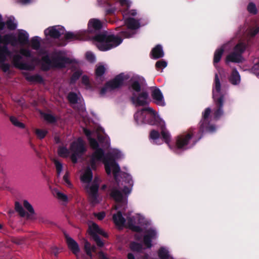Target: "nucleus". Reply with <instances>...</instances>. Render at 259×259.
Listing matches in <instances>:
<instances>
[{"label":"nucleus","mask_w":259,"mask_h":259,"mask_svg":"<svg viewBox=\"0 0 259 259\" xmlns=\"http://www.w3.org/2000/svg\"><path fill=\"white\" fill-rule=\"evenodd\" d=\"M5 27V23L2 21V16L0 15V30H3Z\"/></svg>","instance_id":"58"},{"label":"nucleus","mask_w":259,"mask_h":259,"mask_svg":"<svg viewBox=\"0 0 259 259\" xmlns=\"http://www.w3.org/2000/svg\"><path fill=\"white\" fill-rule=\"evenodd\" d=\"M111 195L116 201V204L114 208L112 209V211H113L114 209L117 210L118 211L124 210L127 202L126 197L124 196L123 194L116 188L112 189Z\"/></svg>","instance_id":"13"},{"label":"nucleus","mask_w":259,"mask_h":259,"mask_svg":"<svg viewBox=\"0 0 259 259\" xmlns=\"http://www.w3.org/2000/svg\"><path fill=\"white\" fill-rule=\"evenodd\" d=\"M151 54L154 59L162 57L164 55L162 47L160 45H157L153 48L152 50Z\"/></svg>","instance_id":"27"},{"label":"nucleus","mask_w":259,"mask_h":259,"mask_svg":"<svg viewBox=\"0 0 259 259\" xmlns=\"http://www.w3.org/2000/svg\"><path fill=\"white\" fill-rule=\"evenodd\" d=\"M82 82L85 85H88L89 83V79L88 76H83L82 77Z\"/></svg>","instance_id":"55"},{"label":"nucleus","mask_w":259,"mask_h":259,"mask_svg":"<svg viewBox=\"0 0 259 259\" xmlns=\"http://www.w3.org/2000/svg\"><path fill=\"white\" fill-rule=\"evenodd\" d=\"M31 46L34 50H38L40 45V38L38 37H34L31 40Z\"/></svg>","instance_id":"33"},{"label":"nucleus","mask_w":259,"mask_h":259,"mask_svg":"<svg viewBox=\"0 0 259 259\" xmlns=\"http://www.w3.org/2000/svg\"><path fill=\"white\" fill-rule=\"evenodd\" d=\"M259 31V26H257L250 30L249 34L251 36L256 35Z\"/></svg>","instance_id":"51"},{"label":"nucleus","mask_w":259,"mask_h":259,"mask_svg":"<svg viewBox=\"0 0 259 259\" xmlns=\"http://www.w3.org/2000/svg\"><path fill=\"white\" fill-rule=\"evenodd\" d=\"M112 156L114 158H118L121 157V153L117 150H114Z\"/></svg>","instance_id":"54"},{"label":"nucleus","mask_w":259,"mask_h":259,"mask_svg":"<svg viewBox=\"0 0 259 259\" xmlns=\"http://www.w3.org/2000/svg\"><path fill=\"white\" fill-rule=\"evenodd\" d=\"M65 37L67 39L75 40L81 39L79 35L77 33L68 32L65 34Z\"/></svg>","instance_id":"37"},{"label":"nucleus","mask_w":259,"mask_h":259,"mask_svg":"<svg viewBox=\"0 0 259 259\" xmlns=\"http://www.w3.org/2000/svg\"><path fill=\"white\" fill-rule=\"evenodd\" d=\"M133 34L129 32H122L121 35L125 37H131Z\"/></svg>","instance_id":"56"},{"label":"nucleus","mask_w":259,"mask_h":259,"mask_svg":"<svg viewBox=\"0 0 259 259\" xmlns=\"http://www.w3.org/2000/svg\"><path fill=\"white\" fill-rule=\"evenodd\" d=\"M127 183L125 182V185L124 186V188L122 189V191L125 195L131 193L133 185V181L130 176H127Z\"/></svg>","instance_id":"28"},{"label":"nucleus","mask_w":259,"mask_h":259,"mask_svg":"<svg viewBox=\"0 0 259 259\" xmlns=\"http://www.w3.org/2000/svg\"><path fill=\"white\" fill-rule=\"evenodd\" d=\"M70 152L65 147H61L58 149V154L63 157H67L71 153V159L75 163L78 158L85 151L84 143L81 138H78L72 143L70 147Z\"/></svg>","instance_id":"4"},{"label":"nucleus","mask_w":259,"mask_h":259,"mask_svg":"<svg viewBox=\"0 0 259 259\" xmlns=\"http://www.w3.org/2000/svg\"><path fill=\"white\" fill-rule=\"evenodd\" d=\"M213 98L215 102H217L220 107L214 113L215 118H218L221 116L223 111L221 108L223 106V96L221 92V83L217 74L215 75L214 88L213 90Z\"/></svg>","instance_id":"11"},{"label":"nucleus","mask_w":259,"mask_h":259,"mask_svg":"<svg viewBox=\"0 0 259 259\" xmlns=\"http://www.w3.org/2000/svg\"><path fill=\"white\" fill-rule=\"evenodd\" d=\"M43 117L46 120L49 122H53L55 121V118L50 114H44Z\"/></svg>","instance_id":"44"},{"label":"nucleus","mask_w":259,"mask_h":259,"mask_svg":"<svg viewBox=\"0 0 259 259\" xmlns=\"http://www.w3.org/2000/svg\"><path fill=\"white\" fill-rule=\"evenodd\" d=\"M68 100L72 104H75L77 102L78 96L74 93H70L68 96Z\"/></svg>","instance_id":"40"},{"label":"nucleus","mask_w":259,"mask_h":259,"mask_svg":"<svg viewBox=\"0 0 259 259\" xmlns=\"http://www.w3.org/2000/svg\"><path fill=\"white\" fill-rule=\"evenodd\" d=\"M119 2L123 7L121 11L122 12L125 24L128 29L130 30L138 29L140 26L139 21L132 18L137 15L136 11L135 10H128L131 2L128 0H119Z\"/></svg>","instance_id":"5"},{"label":"nucleus","mask_w":259,"mask_h":259,"mask_svg":"<svg viewBox=\"0 0 259 259\" xmlns=\"http://www.w3.org/2000/svg\"><path fill=\"white\" fill-rule=\"evenodd\" d=\"M158 255L161 259H172L168 250L164 247H161L158 252Z\"/></svg>","instance_id":"30"},{"label":"nucleus","mask_w":259,"mask_h":259,"mask_svg":"<svg viewBox=\"0 0 259 259\" xmlns=\"http://www.w3.org/2000/svg\"><path fill=\"white\" fill-rule=\"evenodd\" d=\"M20 53L21 55L23 56L26 57H31V52L30 51L27 49H21L20 50Z\"/></svg>","instance_id":"46"},{"label":"nucleus","mask_w":259,"mask_h":259,"mask_svg":"<svg viewBox=\"0 0 259 259\" xmlns=\"http://www.w3.org/2000/svg\"><path fill=\"white\" fill-rule=\"evenodd\" d=\"M12 62L14 65L20 69L23 70H32L34 68L33 63H24L22 57L19 55H16L12 58Z\"/></svg>","instance_id":"17"},{"label":"nucleus","mask_w":259,"mask_h":259,"mask_svg":"<svg viewBox=\"0 0 259 259\" xmlns=\"http://www.w3.org/2000/svg\"><path fill=\"white\" fill-rule=\"evenodd\" d=\"M69 63L70 60L66 58H57L51 61L48 56H43L40 62L44 70H48L52 67L62 68L65 67L66 64Z\"/></svg>","instance_id":"9"},{"label":"nucleus","mask_w":259,"mask_h":259,"mask_svg":"<svg viewBox=\"0 0 259 259\" xmlns=\"http://www.w3.org/2000/svg\"><path fill=\"white\" fill-rule=\"evenodd\" d=\"M17 39L13 35H6L2 36L0 35V67L5 72L9 69L10 65L5 62L9 59H11V54L8 50L6 45L10 44L13 46L18 45L23 46L28 42V34L23 30H19Z\"/></svg>","instance_id":"1"},{"label":"nucleus","mask_w":259,"mask_h":259,"mask_svg":"<svg viewBox=\"0 0 259 259\" xmlns=\"http://www.w3.org/2000/svg\"><path fill=\"white\" fill-rule=\"evenodd\" d=\"M146 119H151V118H150V117H146Z\"/></svg>","instance_id":"62"},{"label":"nucleus","mask_w":259,"mask_h":259,"mask_svg":"<svg viewBox=\"0 0 259 259\" xmlns=\"http://www.w3.org/2000/svg\"><path fill=\"white\" fill-rule=\"evenodd\" d=\"M131 248L133 250L140 251L142 249V247L140 244L134 242L131 244Z\"/></svg>","instance_id":"45"},{"label":"nucleus","mask_w":259,"mask_h":259,"mask_svg":"<svg viewBox=\"0 0 259 259\" xmlns=\"http://www.w3.org/2000/svg\"><path fill=\"white\" fill-rule=\"evenodd\" d=\"M54 164L55 165V167L56 168L57 175L58 177H59L60 176V175L61 174V172L63 170V165L60 161H59L57 159H54Z\"/></svg>","instance_id":"36"},{"label":"nucleus","mask_w":259,"mask_h":259,"mask_svg":"<svg viewBox=\"0 0 259 259\" xmlns=\"http://www.w3.org/2000/svg\"><path fill=\"white\" fill-rule=\"evenodd\" d=\"M106 70L105 67L102 65H98L97 66L96 69V75L97 78L101 77Z\"/></svg>","instance_id":"35"},{"label":"nucleus","mask_w":259,"mask_h":259,"mask_svg":"<svg viewBox=\"0 0 259 259\" xmlns=\"http://www.w3.org/2000/svg\"><path fill=\"white\" fill-rule=\"evenodd\" d=\"M94 215L99 220H102L105 216L104 212H100L99 213H94Z\"/></svg>","instance_id":"52"},{"label":"nucleus","mask_w":259,"mask_h":259,"mask_svg":"<svg viewBox=\"0 0 259 259\" xmlns=\"http://www.w3.org/2000/svg\"><path fill=\"white\" fill-rule=\"evenodd\" d=\"M102 26L101 22L96 19H92L88 23V29L91 32L97 30L101 28Z\"/></svg>","instance_id":"25"},{"label":"nucleus","mask_w":259,"mask_h":259,"mask_svg":"<svg viewBox=\"0 0 259 259\" xmlns=\"http://www.w3.org/2000/svg\"><path fill=\"white\" fill-rule=\"evenodd\" d=\"M24 207L29 211L30 214H26L19 202L15 203V209L21 217H26L29 219H34L35 213L32 205L26 200L23 201Z\"/></svg>","instance_id":"15"},{"label":"nucleus","mask_w":259,"mask_h":259,"mask_svg":"<svg viewBox=\"0 0 259 259\" xmlns=\"http://www.w3.org/2000/svg\"><path fill=\"white\" fill-rule=\"evenodd\" d=\"M159 120L160 124L162 125V130L161 132L162 137L165 142L167 144H169L170 141V136L168 131L163 127V125H164V121L161 119H159Z\"/></svg>","instance_id":"26"},{"label":"nucleus","mask_w":259,"mask_h":259,"mask_svg":"<svg viewBox=\"0 0 259 259\" xmlns=\"http://www.w3.org/2000/svg\"><path fill=\"white\" fill-rule=\"evenodd\" d=\"M53 194L57 197L58 199L60 200L63 201V202H67L68 200V197L67 195L63 194V193L59 191L57 189H54L52 191Z\"/></svg>","instance_id":"32"},{"label":"nucleus","mask_w":259,"mask_h":259,"mask_svg":"<svg viewBox=\"0 0 259 259\" xmlns=\"http://www.w3.org/2000/svg\"><path fill=\"white\" fill-rule=\"evenodd\" d=\"M64 32V28L61 26L50 27L45 30V34L47 37L56 38L58 37Z\"/></svg>","instance_id":"20"},{"label":"nucleus","mask_w":259,"mask_h":259,"mask_svg":"<svg viewBox=\"0 0 259 259\" xmlns=\"http://www.w3.org/2000/svg\"><path fill=\"white\" fill-rule=\"evenodd\" d=\"M33 62H34L35 63H36V64H37V63H39V61H37V60H34L33 61Z\"/></svg>","instance_id":"61"},{"label":"nucleus","mask_w":259,"mask_h":259,"mask_svg":"<svg viewBox=\"0 0 259 259\" xmlns=\"http://www.w3.org/2000/svg\"><path fill=\"white\" fill-rule=\"evenodd\" d=\"M127 258L128 259H135V256L134 255L131 253H128L127 255Z\"/></svg>","instance_id":"59"},{"label":"nucleus","mask_w":259,"mask_h":259,"mask_svg":"<svg viewBox=\"0 0 259 259\" xmlns=\"http://www.w3.org/2000/svg\"><path fill=\"white\" fill-rule=\"evenodd\" d=\"M152 96L157 104L160 105H164L162 94L159 89H154L152 93Z\"/></svg>","instance_id":"24"},{"label":"nucleus","mask_w":259,"mask_h":259,"mask_svg":"<svg viewBox=\"0 0 259 259\" xmlns=\"http://www.w3.org/2000/svg\"><path fill=\"white\" fill-rule=\"evenodd\" d=\"M127 75L121 73L116 76L113 80L108 82L104 88L101 91V94L103 95L122 86L125 80L128 79Z\"/></svg>","instance_id":"10"},{"label":"nucleus","mask_w":259,"mask_h":259,"mask_svg":"<svg viewBox=\"0 0 259 259\" xmlns=\"http://www.w3.org/2000/svg\"><path fill=\"white\" fill-rule=\"evenodd\" d=\"M94 44L101 51H107L120 44L122 40L118 37L104 32L97 35L93 39Z\"/></svg>","instance_id":"3"},{"label":"nucleus","mask_w":259,"mask_h":259,"mask_svg":"<svg viewBox=\"0 0 259 259\" xmlns=\"http://www.w3.org/2000/svg\"><path fill=\"white\" fill-rule=\"evenodd\" d=\"M10 120L14 125L19 127H21V128L24 127V124L19 122L16 117H15L14 116L11 117Z\"/></svg>","instance_id":"38"},{"label":"nucleus","mask_w":259,"mask_h":259,"mask_svg":"<svg viewBox=\"0 0 259 259\" xmlns=\"http://www.w3.org/2000/svg\"><path fill=\"white\" fill-rule=\"evenodd\" d=\"M63 179L64 182V185L69 188L72 187V185L69 180V172L68 171H66L65 174L63 176Z\"/></svg>","instance_id":"39"},{"label":"nucleus","mask_w":259,"mask_h":259,"mask_svg":"<svg viewBox=\"0 0 259 259\" xmlns=\"http://www.w3.org/2000/svg\"><path fill=\"white\" fill-rule=\"evenodd\" d=\"M252 72L256 75H259V62L256 63L252 68Z\"/></svg>","instance_id":"50"},{"label":"nucleus","mask_w":259,"mask_h":259,"mask_svg":"<svg viewBox=\"0 0 259 259\" xmlns=\"http://www.w3.org/2000/svg\"><path fill=\"white\" fill-rule=\"evenodd\" d=\"M159 137V133L156 131H152L150 134V137L153 140H157Z\"/></svg>","instance_id":"48"},{"label":"nucleus","mask_w":259,"mask_h":259,"mask_svg":"<svg viewBox=\"0 0 259 259\" xmlns=\"http://www.w3.org/2000/svg\"><path fill=\"white\" fill-rule=\"evenodd\" d=\"M156 231L152 229H149L145 232L143 240L144 244L147 247L149 248L151 246V240L156 238Z\"/></svg>","instance_id":"22"},{"label":"nucleus","mask_w":259,"mask_h":259,"mask_svg":"<svg viewBox=\"0 0 259 259\" xmlns=\"http://www.w3.org/2000/svg\"><path fill=\"white\" fill-rule=\"evenodd\" d=\"M224 50L223 48H220L216 50L214 55L213 62L215 64L219 62L221 58Z\"/></svg>","instance_id":"34"},{"label":"nucleus","mask_w":259,"mask_h":259,"mask_svg":"<svg viewBox=\"0 0 259 259\" xmlns=\"http://www.w3.org/2000/svg\"><path fill=\"white\" fill-rule=\"evenodd\" d=\"M99 182V180L98 179H95L93 184L90 186H88L86 187L87 191L90 195L91 201L94 204H95L97 202L96 199L97 196V191L98 190Z\"/></svg>","instance_id":"21"},{"label":"nucleus","mask_w":259,"mask_h":259,"mask_svg":"<svg viewBox=\"0 0 259 259\" xmlns=\"http://www.w3.org/2000/svg\"><path fill=\"white\" fill-rule=\"evenodd\" d=\"M210 113V109L208 108L205 109L204 113H203V118L204 119H206L209 115Z\"/></svg>","instance_id":"53"},{"label":"nucleus","mask_w":259,"mask_h":259,"mask_svg":"<svg viewBox=\"0 0 259 259\" xmlns=\"http://www.w3.org/2000/svg\"><path fill=\"white\" fill-rule=\"evenodd\" d=\"M83 132L84 134L88 137L89 140L90 145L92 148L95 150L92 157L91 166L92 168H95L94 164L98 161L103 160L105 164L106 171L108 175L112 173L115 179L120 171V167L117 163L112 159H107L103 158V152L101 149H98V144L97 142L94 139L91 138L92 136L94 137L98 136L99 140L101 141L100 137L98 136L97 133L91 132L89 130L84 128Z\"/></svg>","instance_id":"2"},{"label":"nucleus","mask_w":259,"mask_h":259,"mask_svg":"<svg viewBox=\"0 0 259 259\" xmlns=\"http://www.w3.org/2000/svg\"><path fill=\"white\" fill-rule=\"evenodd\" d=\"M113 220L115 225L119 227L126 225L134 231L139 232L140 230L139 227L136 226L137 224L142 223V218L139 214H137L133 218L128 217L126 221L122 216L121 211H118L116 213L113 214Z\"/></svg>","instance_id":"6"},{"label":"nucleus","mask_w":259,"mask_h":259,"mask_svg":"<svg viewBox=\"0 0 259 259\" xmlns=\"http://www.w3.org/2000/svg\"><path fill=\"white\" fill-rule=\"evenodd\" d=\"M248 11L252 14H255L256 12V9L255 6L253 3H249L248 7H247Z\"/></svg>","instance_id":"47"},{"label":"nucleus","mask_w":259,"mask_h":259,"mask_svg":"<svg viewBox=\"0 0 259 259\" xmlns=\"http://www.w3.org/2000/svg\"><path fill=\"white\" fill-rule=\"evenodd\" d=\"M93 178V174L91 169L88 167L81 171L80 180L85 184H89Z\"/></svg>","instance_id":"23"},{"label":"nucleus","mask_w":259,"mask_h":259,"mask_svg":"<svg viewBox=\"0 0 259 259\" xmlns=\"http://www.w3.org/2000/svg\"><path fill=\"white\" fill-rule=\"evenodd\" d=\"M47 133V132L46 131L42 130L37 129L35 131V133H36L37 136L39 139L44 138L46 136Z\"/></svg>","instance_id":"42"},{"label":"nucleus","mask_w":259,"mask_h":259,"mask_svg":"<svg viewBox=\"0 0 259 259\" xmlns=\"http://www.w3.org/2000/svg\"><path fill=\"white\" fill-rule=\"evenodd\" d=\"M155 66L157 69H163L167 66V63L163 60H160L156 62Z\"/></svg>","instance_id":"43"},{"label":"nucleus","mask_w":259,"mask_h":259,"mask_svg":"<svg viewBox=\"0 0 259 259\" xmlns=\"http://www.w3.org/2000/svg\"><path fill=\"white\" fill-rule=\"evenodd\" d=\"M245 46L242 43H239L234 48V52L229 55L226 59V61L233 62H240L242 60V53L245 50Z\"/></svg>","instance_id":"16"},{"label":"nucleus","mask_w":259,"mask_h":259,"mask_svg":"<svg viewBox=\"0 0 259 259\" xmlns=\"http://www.w3.org/2000/svg\"><path fill=\"white\" fill-rule=\"evenodd\" d=\"M88 231L89 234L93 237L96 241L97 245L99 247H102L104 245V243L98 237L99 235H101L104 237H106L107 235L99 226L96 223L90 222L89 223Z\"/></svg>","instance_id":"12"},{"label":"nucleus","mask_w":259,"mask_h":259,"mask_svg":"<svg viewBox=\"0 0 259 259\" xmlns=\"http://www.w3.org/2000/svg\"><path fill=\"white\" fill-rule=\"evenodd\" d=\"M192 135V134L188 133L179 136L176 141L177 148L181 149H186Z\"/></svg>","instance_id":"19"},{"label":"nucleus","mask_w":259,"mask_h":259,"mask_svg":"<svg viewBox=\"0 0 259 259\" xmlns=\"http://www.w3.org/2000/svg\"><path fill=\"white\" fill-rule=\"evenodd\" d=\"M80 73H78V72H76L75 73L72 77V80H74L75 79H76L77 78H78V77L80 76Z\"/></svg>","instance_id":"57"},{"label":"nucleus","mask_w":259,"mask_h":259,"mask_svg":"<svg viewBox=\"0 0 259 259\" xmlns=\"http://www.w3.org/2000/svg\"><path fill=\"white\" fill-rule=\"evenodd\" d=\"M131 90L133 92L132 101L136 106H144L148 103V95L144 91L139 93L141 87L138 81H134L131 84Z\"/></svg>","instance_id":"8"},{"label":"nucleus","mask_w":259,"mask_h":259,"mask_svg":"<svg viewBox=\"0 0 259 259\" xmlns=\"http://www.w3.org/2000/svg\"><path fill=\"white\" fill-rule=\"evenodd\" d=\"M134 118L138 124L148 123L153 125L155 124L156 122L159 120L156 112L149 107L138 111L135 114Z\"/></svg>","instance_id":"7"},{"label":"nucleus","mask_w":259,"mask_h":259,"mask_svg":"<svg viewBox=\"0 0 259 259\" xmlns=\"http://www.w3.org/2000/svg\"><path fill=\"white\" fill-rule=\"evenodd\" d=\"M111 195L116 201V204L114 208L112 209V211H113L114 209L117 210L118 211L124 210L127 202L126 197L124 196L123 194L116 188L112 189Z\"/></svg>","instance_id":"14"},{"label":"nucleus","mask_w":259,"mask_h":259,"mask_svg":"<svg viewBox=\"0 0 259 259\" xmlns=\"http://www.w3.org/2000/svg\"><path fill=\"white\" fill-rule=\"evenodd\" d=\"M215 130V127L213 126H210L208 128V130L209 132H213Z\"/></svg>","instance_id":"60"},{"label":"nucleus","mask_w":259,"mask_h":259,"mask_svg":"<svg viewBox=\"0 0 259 259\" xmlns=\"http://www.w3.org/2000/svg\"><path fill=\"white\" fill-rule=\"evenodd\" d=\"M1 228V226L0 225V228Z\"/></svg>","instance_id":"63"},{"label":"nucleus","mask_w":259,"mask_h":259,"mask_svg":"<svg viewBox=\"0 0 259 259\" xmlns=\"http://www.w3.org/2000/svg\"><path fill=\"white\" fill-rule=\"evenodd\" d=\"M86 58L91 62H93L95 61V57L91 52H87L86 53Z\"/></svg>","instance_id":"49"},{"label":"nucleus","mask_w":259,"mask_h":259,"mask_svg":"<svg viewBox=\"0 0 259 259\" xmlns=\"http://www.w3.org/2000/svg\"><path fill=\"white\" fill-rule=\"evenodd\" d=\"M65 238L68 248L76 255L77 259H84L80 253L78 243L67 235H65Z\"/></svg>","instance_id":"18"},{"label":"nucleus","mask_w":259,"mask_h":259,"mask_svg":"<svg viewBox=\"0 0 259 259\" xmlns=\"http://www.w3.org/2000/svg\"><path fill=\"white\" fill-rule=\"evenodd\" d=\"M230 81L234 85L238 84L240 82V76L238 72L234 70L229 78Z\"/></svg>","instance_id":"29"},{"label":"nucleus","mask_w":259,"mask_h":259,"mask_svg":"<svg viewBox=\"0 0 259 259\" xmlns=\"http://www.w3.org/2000/svg\"><path fill=\"white\" fill-rule=\"evenodd\" d=\"M84 249L87 254L89 256L90 258L92 256V252H95L96 251V247L94 245H91V244L86 240L84 242Z\"/></svg>","instance_id":"31"},{"label":"nucleus","mask_w":259,"mask_h":259,"mask_svg":"<svg viewBox=\"0 0 259 259\" xmlns=\"http://www.w3.org/2000/svg\"><path fill=\"white\" fill-rule=\"evenodd\" d=\"M7 27L10 30L15 29L17 27V24L11 19H9L7 22Z\"/></svg>","instance_id":"41"}]
</instances>
